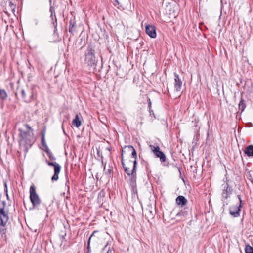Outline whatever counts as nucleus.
Masks as SVG:
<instances>
[{"label":"nucleus","mask_w":253,"mask_h":253,"mask_svg":"<svg viewBox=\"0 0 253 253\" xmlns=\"http://www.w3.org/2000/svg\"><path fill=\"white\" fill-rule=\"evenodd\" d=\"M18 95H21V98L25 102H27L28 100L26 98V94L25 91L21 89L20 90H18L15 93V96L18 98Z\"/></svg>","instance_id":"dca6fc26"},{"label":"nucleus","mask_w":253,"mask_h":253,"mask_svg":"<svg viewBox=\"0 0 253 253\" xmlns=\"http://www.w3.org/2000/svg\"><path fill=\"white\" fill-rule=\"evenodd\" d=\"M176 203L181 207H184L188 202L187 200L183 196H178L175 200Z\"/></svg>","instance_id":"f8f14e48"},{"label":"nucleus","mask_w":253,"mask_h":253,"mask_svg":"<svg viewBox=\"0 0 253 253\" xmlns=\"http://www.w3.org/2000/svg\"><path fill=\"white\" fill-rule=\"evenodd\" d=\"M96 232H97V231H93V233H92V234L90 236V237H89V239H90V240H91V237H92L93 236H94V234Z\"/></svg>","instance_id":"f704fd0d"},{"label":"nucleus","mask_w":253,"mask_h":253,"mask_svg":"<svg viewBox=\"0 0 253 253\" xmlns=\"http://www.w3.org/2000/svg\"><path fill=\"white\" fill-rule=\"evenodd\" d=\"M245 153L249 157L253 156V145L248 146L245 150Z\"/></svg>","instance_id":"f3484780"},{"label":"nucleus","mask_w":253,"mask_h":253,"mask_svg":"<svg viewBox=\"0 0 253 253\" xmlns=\"http://www.w3.org/2000/svg\"><path fill=\"white\" fill-rule=\"evenodd\" d=\"M4 185V189H8L6 183H5Z\"/></svg>","instance_id":"58836bf2"},{"label":"nucleus","mask_w":253,"mask_h":253,"mask_svg":"<svg viewBox=\"0 0 253 253\" xmlns=\"http://www.w3.org/2000/svg\"><path fill=\"white\" fill-rule=\"evenodd\" d=\"M6 195L7 199V200H9V196H8V193H7V194H6Z\"/></svg>","instance_id":"79ce46f5"},{"label":"nucleus","mask_w":253,"mask_h":253,"mask_svg":"<svg viewBox=\"0 0 253 253\" xmlns=\"http://www.w3.org/2000/svg\"><path fill=\"white\" fill-rule=\"evenodd\" d=\"M63 131L64 132V133H65V131L64 129H63Z\"/></svg>","instance_id":"603ef678"},{"label":"nucleus","mask_w":253,"mask_h":253,"mask_svg":"<svg viewBox=\"0 0 253 253\" xmlns=\"http://www.w3.org/2000/svg\"><path fill=\"white\" fill-rule=\"evenodd\" d=\"M222 186L223 189L222 193V199L224 200L227 199L229 195L232 194L233 190L232 187H230L227 183L225 184H223Z\"/></svg>","instance_id":"0eeeda50"},{"label":"nucleus","mask_w":253,"mask_h":253,"mask_svg":"<svg viewBox=\"0 0 253 253\" xmlns=\"http://www.w3.org/2000/svg\"><path fill=\"white\" fill-rule=\"evenodd\" d=\"M136 165L137 162H134V168L131 170V173L129 175L130 176L129 178V184L130 186L134 188L136 186Z\"/></svg>","instance_id":"39448f33"},{"label":"nucleus","mask_w":253,"mask_h":253,"mask_svg":"<svg viewBox=\"0 0 253 253\" xmlns=\"http://www.w3.org/2000/svg\"><path fill=\"white\" fill-rule=\"evenodd\" d=\"M66 235V233H65V234L64 235H62L61 236L62 239H64Z\"/></svg>","instance_id":"a19ab883"},{"label":"nucleus","mask_w":253,"mask_h":253,"mask_svg":"<svg viewBox=\"0 0 253 253\" xmlns=\"http://www.w3.org/2000/svg\"><path fill=\"white\" fill-rule=\"evenodd\" d=\"M49 1L50 3L51 4V2H52V0H49Z\"/></svg>","instance_id":"de8ad7c7"},{"label":"nucleus","mask_w":253,"mask_h":253,"mask_svg":"<svg viewBox=\"0 0 253 253\" xmlns=\"http://www.w3.org/2000/svg\"><path fill=\"white\" fill-rule=\"evenodd\" d=\"M137 161L134 160V161L129 160L126 164L124 163L123 154L121 155V163L124 169L125 172L127 175H129L131 173V170L134 168V162Z\"/></svg>","instance_id":"7ed1b4c3"},{"label":"nucleus","mask_w":253,"mask_h":253,"mask_svg":"<svg viewBox=\"0 0 253 253\" xmlns=\"http://www.w3.org/2000/svg\"><path fill=\"white\" fill-rule=\"evenodd\" d=\"M76 30V23L75 20L71 19L69 21V32L73 35Z\"/></svg>","instance_id":"4468645a"},{"label":"nucleus","mask_w":253,"mask_h":253,"mask_svg":"<svg viewBox=\"0 0 253 253\" xmlns=\"http://www.w3.org/2000/svg\"><path fill=\"white\" fill-rule=\"evenodd\" d=\"M245 108H246L245 101L242 99L239 104V108L240 110H241V112H242L245 110Z\"/></svg>","instance_id":"6ab92c4d"},{"label":"nucleus","mask_w":253,"mask_h":253,"mask_svg":"<svg viewBox=\"0 0 253 253\" xmlns=\"http://www.w3.org/2000/svg\"><path fill=\"white\" fill-rule=\"evenodd\" d=\"M44 149H43L45 152L46 153H47V154H48L49 153H50V152H51L50 150L49 149L47 145L45 146L44 147Z\"/></svg>","instance_id":"bb28decb"},{"label":"nucleus","mask_w":253,"mask_h":253,"mask_svg":"<svg viewBox=\"0 0 253 253\" xmlns=\"http://www.w3.org/2000/svg\"><path fill=\"white\" fill-rule=\"evenodd\" d=\"M128 148L129 149V150L131 151L132 157L134 159V160H136L137 153H136V151L135 149H134V148L132 146H128Z\"/></svg>","instance_id":"a211bd4d"},{"label":"nucleus","mask_w":253,"mask_h":253,"mask_svg":"<svg viewBox=\"0 0 253 253\" xmlns=\"http://www.w3.org/2000/svg\"><path fill=\"white\" fill-rule=\"evenodd\" d=\"M41 203V199L36 193L35 189L33 186V209L34 208H38Z\"/></svg>","instance_id":"1a4fd4ad"},{"label":"nucleus","mask_w":253,"mask_h":253,"mask_svg":"<svg viewBox=\"0 0 253 253\" xmlns=\"http://www.w3.org/2000/svg\"><path fill=\"white\" fill-rule=\"evenodd\" d=\"M53 25L55 27V28H56V26H57V20L56 19L55 20V22H53Z\"/></svg>","instance_id":"4c0bfd02"},{"label":"nucleus","mask_w":253,"mask_h":253,"mask_svg":"<svg viewBox=\"0 0 253 253\" xmlns=\"http://www.w3.org/2000/svg\"><path fill=\"white\" fill-rule=\"evenodd\" d=\"M0 232L3 234H5V229H3L2 230H0Z\"/></svg>","instance_id":"c9c22d12"},{"label":"nucleus","mask_w":253,"mask_h":253,"mask_svg":"<svg viewBox=\"0 0 253 253\" xmlns=\"http://www.w3.org/2000/svg\"><path fill=\"white\" fill-rule=\"evenodd\" d=\"M48 157H49V158L51 159V160H55V157L53 155L52 152H50V153H49L48 154H47Z\"/></svg>","instance_id":"c756f323"},{"label":"nucleus","mask_w":253,"mask_h":253,"mask_svg":"<svg viewBox=\"0 0 253 253\" xmlns=\"http://www.w3.org/2000/svg\"><path fill=\"white\" fill-rule=\"evenodd\" d=\"M46 162H47V164L49 166H53V167H54L55 165L58 164V163H57L56 162H49L48 161H46Z\"/></svg>","instance_id":"a878e982"},{"label":"nucleus","mask_w":253,"mask_h":253,"mask_svg":"<svg viewBox=\"0 0 253 253\" xmlns=\"http://www.w3.org/2000/svg\"><path fill=\"white\" fill-rule=\"evenodd\" d=\"M21 139L20 145L21 149L26 153L32 146V136L30 134L31 127L30 125L25 124L19 128Z\"/></svg>","instance_id":"f257e3e1"},{"label":"nucleus","mask_w":253,"mask_h":253,"mask_svg":"<svg viewBox=\"0 0 253 253\" xmlns=\"http://www.w3.org/2000/svg\"><path fill=\"white\" fill-rule=\"evenodd\" d=\"M111 250H109L106 253H111Z\"/></svg>","instance_id":"c03bdc74"},{"label":"nucleus","mask_w":253,"mask_h":253,"mask_svg":"<svg viewBox=\"0 0 253 253\" xmlns=\"http://www.w3.org/2000/svg\"><path fill=\"white\" fill-rule=\"evenodd\" d=\"M80 117H81V114H76L75 119L72 121L73 125L77 127H79L81 125V121L80 120Z\"/></svg>","instance_id":"2eb2a0df"},{"label":"nucleus","mask_w":253,"mask_h":253,"mask_svg":"<svg viewBox=\"0 0 253 253\" xmlns=\"http://www.w3.org/2000/svg\"><path fill=\"white\" fill-rule=\"evenodd\" d=\"M106 149L108 150H110V148H107Z\"/></svg>","instance_id":"09e8293b"},{"label":"nucleus","mask_w":253,"mask_h":253,"mask_svg":"<svg viewBox=\"0 0 253 253\" xmlns=\"http://www.w3.org/2000/svg\"><path fill=\"white\" fill-rule=\"evenodd\" d=\"M237 197H238V199L239 200V203H240L239 205H241L242 200H241V196H240V195H238Z\"/></svg>","instance_id":"72a5a7b5"},{"label":"nucleus","mask_w":253,"mask_h":253,"mask_svg":"<svg viewBox=\"0 0 253 253\" xmlns=\"http://www.w3.org/2000/svg\"><path fill=\"white\" fill-rule=\"evenodd\" d=\"M41 143L43 147L47 145V144L45 142V136H44V132H43L42 133V139H41Z\"/></svg>","instance_id":"393cba45"},{"label":"nucleus","mask_w":253,"mask_h":253,"mask_svg":"<svg viewBox=\"0 0 253 253\" xmlns=\"http://www.w3.org/2000/svg\"><path fill=\"white\" fill-rule=\"evenodd\" d=\"M29 199L32 202V185L30 186L29 188Z\"/></svg>","instance_id":"c85d7f7f"},{"label":"nucleus","mask_w":253,"mask_h":253,"mask_svg":"<svg viewBox=\"0 0 253 253\" xmlns=\"http://www.w3.org/2000/svg\"><path fill=\"white\" fill-rule=\"evenodd\" d=\"M0 97L2 100H5L7 97V94L5 90L0 89Z\"/></svg>","instance_id":"aec40b11"},{"label":"nucleus","mask_w":253,"mask_h":253,"mask_svg":"<svg viewBox=\"0 0 253 253\" xmlns=\"http://www.w3.org/2000/svg\"><path fill=\"white\" fill-rule=\"evenodd\" d=\"M151 151L153 152L155 155L160 158L161 162H165L166 160V157L165 154L160 150L159 146H154L152 145L149 146Z\"/></svg>","instance_id":"20e7f679"},{"label":"nucleus","mask_w":253,"mask_h":253,"mask_svg":"<svg viewBox=\"0 0 253 253\" xmlns=\"http://www.w3.org/2000/svg\"><path fill=\"white\" fill-rule=\"evenodd\" d=\"M65 185H66V186H67L68 190H69V181L68 179L66 180Z\"/></svg>","instance_id":"473e14b6"},{"label":"nucleus","mask_w":253,"mask_h":253,"mask_svg":"<svg viewBox=\"0 0 253 253\" xmlns=\"http://www.w3.org/2000/svg\"><path fill=\"white\" fill-rule=\"evenodd\" d=\"M54 174L51 178V180L53 181H57L59 178L58 175L61 170V166L59 164L55 166L54 167Z\"/></svg>","instance_id":"9b49d317"},{"label":"nucleus","mask_w":253,"mask_h":253,"mask_svg":"<svg viewBox=\"0 0 253 253\" xmlns=\"http://www.w3.org/2000/svg\"><path fill=\"white\" fill-rule=\"evenodd\" d=\"M241 205H239L232 206L230 207L229 212L230 214L235 217H238L240 215V212L241 211Z\"/></svg>","instance_id":"9d476101"},{"label":"nucleus","mask_w":253,"mask_h":253,"mask_svg":"<svg viewBox=\"0 0 253 253\" xmlns=\"http://www.w3.org/2000/svg\"><path fill=\"white\" fill-rule=\"evenodd\" d=\"M145 31L146 34L151 38H154L156 37V27L154 25H146L145 26Z\"/></svg>","instance_id":"6e6552de"},{"label":"nucleus","mask_w":253,"mask_h":253,"mask_svg":"<svg viewBox=\"0 0 253 253\" xmlns=\"http://www.w3.org/2000/svg\"><path fill=\"white\" fill-rule=\"evenodd\" d=\"M97 154L99 156V152L98 151Z\"/></svg>","instance_id":"8fccbe9b"},{"label":"nucleus","mask_w":253,"mask_h":253,"mask_svg":"<svg viewBox=\"0 0 253 253\" xmlns=\"http://www.w3.org/2000/svg\"><path fill=\"white\" fill-rule=\"evenodd\" d=\"M63 131L64 132V133H65V131L64 129H63Z\"/></svg>","instance_id":"3c124183"},{"label":"nucleus","mask_w":253,"mask_h":253,"mask_svg":"<svg viewBox=\"0 0 253 253\" xmlns=\"http://www.w3.org/2000/svg\"><path fill=\"white\" fill-rule=\"evenodd\" d=\"M104 173L108 175V176H109L111 173L112 172V168H109L108 169H107V170L106 169V167H104Z\"/></svg>","instance_id":"b1692460"},{"label":"nucleus","mask_w":253,"mask_h":253,"mask_svg":"<svg viewBox=\"0 0 253 253\" xmlns=\"http://www.w3.org/2000/svg\"><path fill=\"white\" fill-rule=\"evenodd\" d=\"M63 131L64 132V133H65V131L64 129H63Z\"/></svg>","instance_id":"864d4df0"},{"label":"nucleus","mask_w":253,"mask_h":253,"mask_svg":"<svg viewBox=\"0 0 253 253\" xmlns=\"http://www.w3.org/2000/svg\"><path fill=\"white\" fill-rule=\"evenodd\" d=\"M174 91L176 92H179L181 89V87L182 85V82L180 78L179 75L175 72L174 73Z\"/></svg>","instance_id":"423d86ee"},{"label":"nucleus","mask_w":253,"mask_h":253,"mask_svg":"<svg viewBox=\"0 0 253 253\" xmlns=\"http://www.w3.org/2000/svg\"><path fill=\"white\" fill-rule=\"evenodd\" d=\"M147 100H148V102L149 111V113L150 114V115L153 116L155 117V115H154V111H153V110H152L151 109V105H152V103H151V100H150V99L149 98H148Z\"/></svg>","instance_id":"412c9836"},{"label":"nucleus","mask_w":253,"mask_h":253,"mask_svg":"<svg viewBox=\"0 0 253 253\" xmlns=\"http://www.w3.org/2000/svg\"><path fill=\"white\" fill-rule=\"evenodd\" d=\"M188 215V211L185 209H184L181 210L178 213H177L176 215V216L177 218H180L181 220H185L187 218Z\"/></svg>","instance_id":"ddd939ff"},{"label":"nucleus","mask_w":253,"mask_h":253,"mask_svg":"<svg viewBox=\"0 0 253 253\" xmlns=\"http://www.w3.org/2000/svg\"><path fill=\"white\" fill-rule=\"evenodd\" d=\"M50 11L51 12V17L52 18L53 17V10H52V8L51 7L50 8Z\"/></svg>","instance_id":"e433bc0d"},{"label":"nucleus","mask_w":253,"mask_h":253,"mask_svg":"<svg viewBox=\"0 0 253 253\" xmlns=\"http://www.w3.org/2000/svg\"><path fill=\"white\" fill-rule=\"evenodd\" d=\"M91 251H87L86 253H91Z\"/></svg>","instance_id":"a18cd8bd"},{"label":"nucleus","mask_w":253,"mask_h":253,"mask_svg":"<svg viewBox=\"0 0 253 253\" xmlns=\"http://www.w3.org/2000/svg\"><path fill=\"white\" fill-rule=\"evenodd\" d=\"M114 0V2L116 3L117 4L119 3L118 0Z\"/></svg>","instance_id":"37998d69"},{"label":"nucleus","mask_w":253,"mask_h":253,"mask_svg":"<svg viewBox=\"0 0 253 253\" xmlns=\"http://www.w3.org/2000/svg\"><path fill=\"white\" fill-rule=\"evenodd\" d=\"M90 244V239H88V242H87V251H91Z\"/></svg>","instance_id":"7c9ffc66"},{"label":"nucleus","mask_w":253,"mask_h":253,"mask_svg":"<svg viewBox=\"0 0 253 253\" xmlns=\"http://www.w3.org/2000/svg\"><path fill=\"white\" fill-rule=\"evenodd\" d=\"M8 8L12 11V12L14 14L15 11L16 5L14 4L11 1H10L8 4Z\"/></svg>","instance_id":"5701e85b"},{"label":"nucleus","mask_w":253,"mask_h":253,"mask_svg":"<svg viewBox=\"0 0 253 253\" xmlns=\"http://www.w3.org/2000/svg\"><path fill=\"white\" fill-rule=\"evenodd\" d=\"M44 149H43L45 152L46 153H47V154H48L49 153H50V152H51L50 150L49 149L47 145L45 146L44 147Z\"/></svg>","instance_id":"cd10ccee"},{"label":"nucleus","mask_w":253,"mask_h":253,"mask_svg":"<svg viewBox=\"0 0 253 253\" xmlns=\"http://www.w3.org/2000/svg\"><path fill=\"white\" fill-rule=\"evenodd\" d=\"M245 251L246 253H253V248L249 245L245 246Z\"/></svg>","instance_id":"4be33fe9"},{"label":"nucleus","mask_w":253,"mask_h":253,"mask_svg":"<svg viewBox=\"0 0 253 253\" xmlns=\"http://www.w3.org/2000/svg\"><path fill=\"white\" fill-rule=\"evenodd\" d=\"M35 24L36 26H40L41 22L38 19H35L34 20Z\"/></svg>","instance_id":"2f4dec72"},{"label":"nucleus","mask_w":253,"mask_h":253,"mask_svg":"<svg viewBox=\"0 0 253 253\" xmlns=\"http://www.w3.org/2000/svg\"><path fill=\"white\" fill-rule=\"evenodd\" d=\"M4 192L5 194L8 193V189H4Z\"/></svg>","instance_id":"ea45409f"},{"label":"nucleus","mask_w":253,"mask_h":253,"mask_svg":"<svg viewBox=\"0 0 253 253\" xmlns=\"http://www.w3.org/2000/svg\"><path fill=\"white\" fill-rule=\"evenodd\" d=\"M101 158H102V159H103V157H102V156H101ZM102 164L103 165V160H102Z\"/></svg>","instance_id":"49530a36"},{"label":"nucleus","mask_w":253,"mask_h":253,"mask_svg":"<svg viewBox=\"0 0 253 253\" xmlns=\"http://www.w3.org/2000/svg\"><path fill=\"white\" fill-rule=\"evenodd\" d=\"M96 54L95 47L92 45H89L84 53L85 63L90 67L96 65L98 61V57Z\"/></svg>","instance_id":"f03ea898"}]
</instances>
